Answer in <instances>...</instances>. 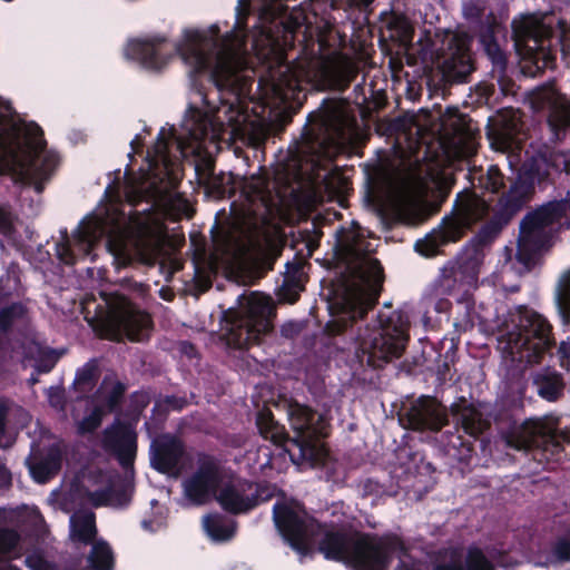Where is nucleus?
<instances>
[{
	"label": "nucleus",
	"mask_w": 570,
	"mask_h": 570,
	"mask_svg": "<svg viewBox=\"0 0 570 570\" xmlns=\"http://www.w3.org/2000/svg\"><path fill=\"white\" fill-rule=\"evenodd\" d=\"M273 520L284 540L293 549H305L311 524L303 505L296 501H277L273 507Z\"/></svg>",
	"instance_id": "a211bd4d"
},
{
	"label": "nucleus",
	"mask_w": 570,
	"mask_h": 570,
	"mask_svg": "<svg viewBox=\"0 0 570 570\" xmlns=\"http://www.w3.org/2000/svg\"><path fill=\"white\" fill-rule=\"evenodd\" d=\"M287 7L277 13L262 12L252 29L247 26L249 12L238 6L233 30L223 37L220 47L199 31L186 33L185 42L177 51L190 67L191 89L200 97L207 112L217 117L223 108L225 114L235 112L238 104L237 75L244 63L248 40L257 53L279 46L287 36H294L302 27L299 17L285 16Z\"/></svg>",
	"instance_id": "f257e3e1"
},
{
	"label": "nucleus",
	"mask_w": 570,
	"mask_h": 570,
	"mask_svg": "<svg viewBox=\"0 0 570 570\" xmlns=\"http://www.w3.org/2000/svg\"><path fill=\"white\" fill-rule=\"evenodd\" d=\"M104 412L100 407L96 406L88 415L79 422V433L87 434L94 433L102 422Z\"/></svg>",
	"instance_id": "de8ad7c7"
},
{
	"label": "nucleus",
	"mask_w": 570,
	"mask_h": 570,
	"mask_svg": "<svg viewBox=\"0 0 570 570\" xmlns=\"http://www.w3.org/2000/svg\"><path fill=\"white\" fill-rule=\"evenodd\" d=\"M384 269L377 258H366L358 268V281H346L331 305L333 318L325 325L328 336L347 332L373 309L382 292Z\"/></svg>",
	"instance_id": "20e7f679"
},
{
	"label": "nucleus",
	"mask_w": 570,
	"mask_h": 570,
	"mask_svg": "<svg viewBox=\"0 0 570 570\" xmlns=\"http://www.w3.org/2000/svg\"><path fill=\"white\" fill-rule=\"evenodd\" d=\"M27 307L21 302L11 303L0 309V332L8 334L13 324L27 315Z\"/></svg>",
	"instance_id": "c9c22d12"
},
{
	"label": "nucleus",
	"mask_w": 570,
	"mask_h": 570,
	"mask_svg": "<svg viewBox=\"0 0 570 570\" xmlns=\"http://www.w3.org/2000/svg\"><path fill=\"white\" fill-rule=\"evenodd\" d=\"M403 420L413 431L439 432L449 424V414L435 397L422 395L411 403Z\"/></svg>",
	"instance_id": "6ab92c4d"
},
{
	"label": "nucleus",
	"mask_w": 570,
	"mask_h": 570,
	"mask_svg": "<svg viewBox=\"0 0 570 570\" xmlns=\"http://www.w3.org/2000/svg\"><path fill=\"white\" fill-rule=\"evenodd\" d=\"M564 200H550L529 212L520 222L515 258L527 269L535 265L543 249L551 246L553 225L566 216Z\"/></svg>",
	"instance_id": "6e6552de"
},
{
	"label": "nucleus",
	"mask_w": 570,
	"mask_h": 570,
	"mask_svg": "<svg viewBox=\"0 0 570 570\" xmlns=\"http://www.w3.org/2000/svg\"><path fill=\"white\" fill-rule=\"evenodd\" d=\"M105 323L110 338L116 341L127 337L132 342H142L149 338L153 328L149 313L125 296H118L109 304Z\"/></svg>",
	"instance_id": "4468645a"
},
{
	"label": "nucleus",
	"mask_w": 570,
	"mask_h": 570,
	"mask_svg": "<svg viewBox=\"0 0 570 570\" xmlns=\"http://www.w3.org/2000/svg\"><path fill=\"white\" fill-rule=\"evenodd\" d=\"M548 171H542L538 161L524 166L497 204V208L512 219L533 197L535 184L543 181Z\"/></svg>",
	"instance_id": "f3484780"
},
{
	"label": "nucleus",
	"mask_w": 570,
	"mask_h": 570,
	"mask_svg": "<svg viewBox=\"0 0 570 570\" xmlns=\"http://www.w3.org/2000/svg\"><path fill=\"white\" fill-rule=\"evenodd\" d=\"M452 415L456 419L460 429L469 438H464L459 433L456 428L455 433L448 435L445 443L446 453L458 460L460 463L469 464L473 454V441L490 426L489 422L483 417V414L473 404L468 403L464 397L459 403L451 405Z\"/></svg>",
	"instance_id": "f8f14e48"
},
{
	"label": "nucleus",
	"mask_w": 570,
	"mask_h": 570,
	"mask_svg": "<svg viewBox=\"0 0 570 570\" xmlns=\"http://www.w3.org/2000/svg\"><path fill=\"white\" fill-rule=\"evenodd\" d=\"M481 45L492 63V72H497L498 78L501 79L505 75L508 67L507 53L501 49L498 41L484 42Z\"/></svg>",
	"instance_id": "4c0bfd02"
},
{
	"label": "nucleus",
	"mask_w": 570,
	"mask_h": 570,
	"mask_svg": "<svg viewBox=\"0 0 570 570\" xmlns=\"http://www.w3.org/2000/svg\"><path fill=\"white\" fill-rule=\"evenodd\" d=\"M533 385L539 396L549 402L560 399L566 386L562 374L549 367L533 376Z\"/></svg>",
	"instance_id": "bb28decb"
},
{
	"label": "nucleus",
	"mask_w": 570,
	"mask_h": 570,
	"mask_svg": "<svg viewBox=\"0 0 570 570\" xmlns=\"http://www.w3.org/2000/svg\"><path fill=\"white\" fill-rule=\"evenodd\" d=\"M529 104L535 114L546 116L550 141L563 140L570 130V99L554 83H546L529 94Z\"/></svg>",
	"instance_id": "2eb2a0df"
},
{
	"label": "nucleus",
	"mask_w": 570,
	"mask_h": 570,
	"mask_svg": "<svg viewBox=\"0 0 570 570\" xmlns=\"http://www.w3.org/2000/svg\"><path fill=\"white\" fill-rule=\"evenodd\" d=\"M305 264H307L306 261L297 254L293 261L286 263L283 284L277 291L279 301L289 304H294L298 301L306 282V275L303 271Z\"/></svg>",
	"instance_id": "393cba45"
},
{
	"label": "nucleus",
	"mask_w": 570,
	"mask_h": 570,
	"mask_svg": "<svg viewBox=\"0 0 570 570\" xmlns=\"http://www.w3.org/2000/svg\"><path fill=\"white\" fill-rule=\"evenodd\" d=\"M8 413V406L3 403H0V449H9L16 442L14 435L7 429Z\"/></svg>",
	"instance_id": "09e8293b"
},
{
	"label": "nucleus",
	"mask_w": 570,
	"mask_h": 570,
	"mask_svg": "<svg viewBox=\"0 0 570 570\" xmlns=\"http://www.w3.org/2000/svg\"><path fill=\"white\" fill-rule=\"evenodd\" d=\"M273 305L268 298L252 294L242 311L225 314L227 344L237 350H248L261 343L263 335L272 332Z\"/></svg>",
	"instance_id": "9d476101"
},
{
	"label": "nucleus",
	"mask_w": 570,
	"mask_h": 570,
	"mask_svg": "<svg viewBox=\"0 0 570 570\" xmlns=\"http://www.w3.org/2000/svg\"><path fill=\"white\" fill-rule=\"evenodd\" d=\"M138 435L128 422L117 421L104 431V448L115 455L125 470L132 468L138 448Z\"/></svg>",
	"instance_id": "412c9836"
},
{
	"label": "nucleus",
	"mask_w": 570,
	"mask_h": 570,
	"mask_svg": "<svg viewBox=\"0 0 570 570\" xmlns=\"http://www.w3.org/2000/svg\"><path fill=\"white\" fill-rule=\"evenodd\" d=\"M487 6L484 0H465L462 4L463 17L471 22H482Z\"/></svg>",
	"instance_id": "a18cd8bd"
},
{
	"label": "nucleus",
	"mask_w": 570,
	"mask_h": 570,
	"mask_svg": "<svg viewBox=\"0 0 570 570\" xmlns=\"http://www.w3.org/2000/svg\"><path fill=\"white\" fill-rule=\"evenodd\" d=\"M472 37L464 31L446 36L438 53L439 70L444 85L469 82L475 70Z\"/></svg>",
	"instance_id": "ddd939ff"
},
{
	"label": "nucleus",
	"mask_w": 570,
	"mask_h": 570,
	"mask_svg": "<svg viewBox=\"0 0 570 570\" xmlns=\"http://www.w3.org/2000/svg\"><path fill=\"white\" fill-rule=\"evenodd\" d=\"M357 76V69L351 65H344L333 69L330 72V81L333 89L343 92L354 81Z\"/></svg>",
	"instance_id": "ea45409f"
},
{
	"label": "nucleus",
	"mask_w": 570,
	"mask_h": 570,
	"mask_svg": "<svg viewBox=\"0 0 570 570\" xmlns=\"http://www.w3.org/2000/svg\"><path fill=\"white\" fill-rule=\"evenodd\" d=\"M463 570H494V566L480 548L470 547L463 561Z\"/></svg>",
	"instance_id": "79ce46f5"
},
{
	"label": "nucleus",
	"mask_w": 570,
	"mask_h": 570,
	"mask_svg": "<svg viewBox=\"0 0 570 570\" xmlns=\"http://www.w3.org/2000/svg\"><path fill=\"white\" fill-rule=\"evenodd\" d=\"M288 420L293 430L289 436L285 426L279 424L271 410L258 412L256 425L265 440H271L282 448L294 464L308 463L314 465L320 461L321 440L328 436L330 423L327 417L308 405L293 401L288 404Z\"/></svg>",
	"instance_id": "7ed1b4c3"
},
{
	"label": "nucleus",
	"mask_w": 570,
	"mask_h": 570,
	"mask_svg": "<svg viewBox=\"0 0 570 570\" xmlns=\"http://www.w3.org/2000/svg\"><path fill=\"white\" fill-rule=\"evenodd\" d=\"M151 401L150 393L147 391H136L130 395V411L137 416L141 415Z\"/></svg>",
	"instance_id": "3c124183"
},
{
	"label": "nucleus",
	"mask_w": 570,
	"mask_h": 570,
	"mask_svg": "<svg viewBox=\"0 0 570 570\" xmlns=\"http://www.w3.org/2000/svg\"><path fill=\"white\" fill-rule=\"evenodd\" d=\"M233 178L232 176H226L224 173L220 174H208L207 180H205L202 185L205 187L206 191L215 196L217 198H223L232 190Z\"/></svg>",
	"instance_id": "58836bf2"
},
{
	"label": "nucleus",
	"mask_w": 570,
	"mask_h": 570,
	"mask_svg": "<svg viewBox=\"0 0 570 570\" xmlns=\"http://www.w3.org/2000/svg\"><path fill=\"white\" fill-rule=\"evenodd\" d=\"M546 45L544 55L541 56V70L554 69L557 67V55L561 53L562 59L570 62V24L563 19L551 21L550 32Z\"/></svg>",
	"instance_id": "5701e85b"
},
{
	"label": "nucleus",
	"mask_w": 570,
	"mask_h": 570,
	"mask_svg": "<svg viewBox=\"0 0 570 570\" xmlns=\"http://www.w3.org/2000/svg\"><path fill=\"white\" fill-rule=\"evenodd\" d=\"M92 237H94V233L91 230H89L88 228H85L82 226H79L77 232H76V234H75V238L78 240V243L82 247H86V253L91 247Z\"/></svg>",
	"instance_id": "e2e57ef3"
},
{
	"label": "nucleus",
	"mask_w": 570,
	"mask_h": 570,
	"mask_svg": "<svg viewBox=\"0 0 570 570\" xmlns=\"http://www.w3.org/2000/svg\"><path fill=\"white\" fill-rule=\"evenodd\" d=\"M57 254L60 261L67 265H73L77 262V255L71 247L67 233H65L63 240L57 244Z\"/></svg>",
	"instance_id": "5fc2aeb1"
},
{
	"label": "nucleus",
	"mask_w": 570,
	"mask_h": 570,
	"mask_svg": "<svg viewBox=\"0 0 570 570\" xmlns=\"http://www.w3.org/2000/svg\"><path fill=\"white\" fill-rule=\"evenodd\" d=\"M507 443H508V445H510L517 450H522V449L529 448L532 443V440L523 438V436H515L514 434H510L507 438Z\"/></svg>",
	"instance_id": "69168bd1"
},
{
	"label": "nucleus",
	"mask_w": 570,
	"mask_h": 570,
	"mask_svg": "<svg viewBox=\"0 0 570 570\" xmlns=\"http://www.w3.org/2000/svg\"><path fill=\"white\" fill-rule=\"evenodd\" d=\"M361 489L363 497L373 495L380 498L386 492L385 485L372 478L364 480L361 484Z\"/></svg>",
	"instance_id": "13d9d810"
},
{
	"label": "nucleus",
	"mask_w": 570,
	"mask_h": 570,
	"mask_svg": "<svg viewBox=\"0 0 570 570\" xmlns=\"http://www.w3.org/2000/svg\"><path fill=\"white\" fill-rule=\"evenodd\" d=\"M482 24L479 35L480 43L498 41L497 33L502 28L501 22L493 12L487 14L485 19L480 22Z\"/></svg>",
	"instance_id": "37998d69"
},
{
	"label": "nucleus",
	"mask_w": 570,
	"mask_h": 570,
	"mask_svg": "<svg viewBox=\"0 0 570 570\" xmlns=\"http://www.w3.org/2000/svg\"><path fill=\"white\" fill-rule=\"evenodd\" d=\"M553 16L550 13H521L511 21V39L520 59L541 72V56L544 55Z\"/></svg>",
	"instance_id": "9b49d317"
},
{
	"label": "nucleus",
	"mask_w": 570,
	"mask_h": 570,
	"mask_svg": "<svg viewBox=\"0 0 570 570\" xmlns=\"http://www.w3.org/2000/svg\"><path fill=\"white\" fill-rule=\"evenodd\" d=\"M14 216L9 205H0V233L10 236L14 233Z\"/></svg>",
	"instance_id": "603ef678"
},
{
	"label": "nucleus",
	"mask_w": 570,
	"mask_h": 570,
	"mask_svg": "<svg viewBox=\"0 0 570 570\" xmlns=\"http://www.w3.org/2000/svg\"><path fill=\"white\" fill-rule=\"evenodd\" d=\"M127 386L125 383L117 381L106 395V405L110 411L118 409L125 396Z\"/></svg>",
	"instance_id": "8fccbe9b"
},
{
	"label": "nucleus",
	"mask_w": 570,
	"mask_h": 570,
	"mask_svg": "<svg viewBox=\"0 0 570 570\" xmlns=\"http://www.w3.org/2000/svg\"><path fill=\"white\" fill-rule=\"evenodd\" d=\"M204 525L208 535L218 542L229 541L237 529L236 521H226L222 515H207Z\"/></svg>",
	"instance_id": "2f4dec72"
},
{
	"label": "nucleus",
	"mask_w": 570,
	"mask_h": 570,
	"mask_svg": "<svg viewBox=\"0 0 570 570\" xmlns=\"http://www.w3.org/2000/svg\"><path fill=\"white\" fill-rule=\"evenodd\" d=\"M461 266L451 265L445 266L442 269V276H441V287L444 289V292L450 293L456 282H458V275L460 273Z\"/></svg>",
	"instance_id": "864d4df0"
},
{
	"label": "nucleus",
	"mask_w": 570,
	"mask_h": 570,
	"mask_svg": "<svg viewBox=\"0 0 570 570\" xmlns=\"http://www.w3.org/2000/svg\"><path fill=\"white\" fill-rule=\"evenodd\" d=\"M510 222L511 219L507 215L495 208L491 218L481 226L479 232L472 238L475 249L479 250L491 245L500 235L503 227Z\"/></svg>",
	"instance_id": "c756f323"
},
{
	"label": "nucleus",
	"mask_w": 570,
	"mask_h": 570,
	"mask_svg": "<svg viewBox=\"0 0 570 570\" xmlns=\"http://www.w3.org/2000/svg\"><path fill=\"white\" fill-rule=\"evenodd\" d=\"M59 165V157L53 153H46L39 160H32L21 173L23 179L33 185L37 193H42L45 181L49 180Z\"/></svg>",
	"instance_id": "a878e982"
},
{
	"label": "nucleus",
	"mask_w": 570,
	"mask_h": 570,
	"mask_svg": "<svg viewBox=\"0 0 570 570\" xmlns=\"http://www.w3.org/2000/svg\"><path fill=\"white\" fill-rule=\"evenodd\" d=\"M432 570H463V560L461 553L453 549L449 559L434 563Z\"/></svg>",
	"instance_id": "6e6d98bb"
},
{
	"label": "nucleus",
	"mask_w": 570,
	"mask_h": 570,
	"mask_svg": "<svg viewBox=\"0 0 570 570\" xmlns=\"http://www.w3.org/2000/svg\"><path fill=\"white\" fill-rule=\"evenodd\" d=\"M468 178L474 189L480 188L492 194L499 193L504 187V175L497 165H491L487 173L470 171Z\"/></svg>",
	"instance_id": "7c9ffc66"
},
{
	"label": "nucleus",
	"mask_w": 570,
	"mask_h": 570,
	"mask_svg": "<svg viewBox=\"0 0 570 570\" xmlns=\"http://www.w3.org/2000/svg\"><path fill=\"white\" fill-rule=\"evenodd\" d=\"M63 453L60 446L51 445L46 454L32 465L30 473L38 483H46L61 470Z\"/></svg>",
	"instance_id": "c85d7f7f"
},
{
	"label": "nucleus",
	"mask_w": 570,
	"mask_h": 570,
	"mask_svg": "<svg viewBox=\"0 0 570 570\" xmlns=\"http://www.w3.org/2000/svg\"><path fill=\"white\" fill-rule=\"evenodd\" d=\"M154 155L158 160H161L166 163L169 158V141L168 138L165 136V129L163 128L158 136L157 140L153 147Z\"/></svg>",
	"instance_id": "4d7b16f0"
},
{
	"label": "nucleus",
	"mask_w": 570,
	"mask_h": 570,
	"mask_svg": "<svg viewBox=\"0 0 570 570\" xmlns=\"http://www.w3.org/2000/svg\"><path fill=\"white\" fill-rule=\"evenodd\" d=\"M111 493V484H108L104 489H98L91 492L89 498L94 507H105L112 503Z\"/></svg>",
	"instance_id": "bf43d9fd"
},
{
	"label": "nucleus",
	"mask_w": 570,
	"mask_h": 570,
	"mask_svg": "<svg viewBox=\"0 0 570 570\" xmlns=\"http://www.w3.org/2000/svg\"><path fill=\"white\" fill-rule=\"evenodd\" d=\"M187 404L188 401L186 396L166 395L164 399L157 400L155 402L153 413L156 414L163 406H165V412H168L169 410L181 411L187 406Z\"/></svg>",
	"instance_id": "49530a36"
},
{
	"label": "nucleus",
	"mask_w": 570,
	"mask_h": 570,
	"mask_svg": "<svg viewBox=\"0 0 570 570\" xmlns=\"http://www.w3.org/2000/svg\"><path fill=\"white\" fill-rule=\"evenodd\" d=\"M544 443V451H550L552 456L560 459L561 452L564 450V444H570V429L566 431H549L542 435Z\"/></svg>",
	"instance_id": "a19ab883"
},
{
	"label": "nucleus",
	"mask_w": 570,
	"mask_h": 570,
	"mask_svg": "<svg viewBox=\"0 0 570 570\" xmlns=\"http://www.w3.org/2000/svg\"><path fill=\"white\" fill-rule=\"evenodd\" d=\"M558 305L561 312L562 318L567 324H570V275L567 277L559 295ZM560 352L563 357L570 360V337L566 342H561Z\"/></svg>",
	"instance_id": "e433bc0d"
},
{
	"label": "nucleus",
	"mask_w": 570,
	"mask_h": 570,
	"mask_svg": "<svg viewBox=\"0 0 570 570\" xmlns=\"http://www.w3.org/2000/svg\"><path fill=\"white\" fill-rule=\"evenodd\" d=\"M316 522L317 550L326 560L343 563L350 570H389L395 553L406 554L403 539L394 532L383 534L351 530L344 520Z\"/></svg>",
	"instance_id": "f03ea898"
},
{
	"label": "nucleus",
	"mask_w": 570,
	"mask_h": 570,
	"mask_svg": "<svg viewBox=\"0 0 570 570\" xmlns=\"http://www.w3.org/2000/svg\"><path fill=\"white\" fill-rule=\"evenodd\" d=\"M252 484L247 481L223 483L214 499L230 514H242L253 510L259 501L258 493L247 494Z\"/></svg>",
	"instance_id": "4be33fe9"
},
{
	"label": "nucleus",
	"mask_w": 570,
	"mask_h": 570,
	"mask_svg": "<svg viewBox=\"0 0 570 570\" xmlns=\"http://www.w3.org/2000/svg\"><path fill=\"white\" fill-rule=\"evenodd\" d=\"M179 351L188 358H194L198 356L197 347L189 341H181L179 343Z\"/></svg>",
	"instance_id": "338daca9"
},
{
	"label": "nucleus",
	"mask_w": 570,
	"mask_h": 570,
	"mask_svg": "<svg viewBox=\"0 0 570 570\" xmlns=\"http://www.w3.org/2000/svg\"><path fill=\"white\" fill-rule=\"evenodd\" d=\"M215 174V164L212 160L204 161L203 165L196 166V175L199 179V183L203 184L205 180H207L208 174Z\"/></svg>",
	"instance_id": "0e129e2a"
},
{
	"label": "nucleus",
	"mask_w": 570,
	"mask_h": 570,
	"mask_svg": "<svg viewBox=\"0 0 570 570\" xmlns=\"http://www.w3.org/2000/svg\"><path fill=\"white\" fill-rule=\"evenodd\" d=\"M553 556L561 562L570 561V539L560 538L556 541L553 549Z\"/></svg>",
	"instance_id": "052dcab7"
},
{
	"label": "nucleus",
	"mask_w": 570,
	"mask_h": 570,
	"mask_svg": "<svg viewBox=\"0 0 570 570\" xmlns=\"http://www.w3.org/2000/svg\"><path fill=\"white\" fill-rule=\"evenodd\" d=\"M165 38L155 37L151 39L130 40L126 48V57L139 62L149 70H160L165 60L160 55V46Z\"/></svg>",
	"instance_id": "b1692460"
},
{
	"label": "nucleus",
	"mask_w": 570,
	"mask_h": 570,
	"mask_svg": "<svg viewBox=\"0 0 570 570\" xmlns=\"http://www.w3.org/2000/svg\"><path fill=\"white\" fill-rule=\"evenodd\" d=\"M515 318L513 328L505 334L504 353L520 363H540L556 344L551 324L527 306L517 307Z\"/></svg>",
	"instance_id": "0eeeda50"
},
{
	"label": "nucleus",
	"mask_w": 570,
	"mask_h": 570,
	"mask_svg": "<svg viewBox=\"0 0 570 570\" xmlns=\"http://www.w3.org/2000/svg\"><path fill=\"white\" fill-rule=\"evenodd\" d=\"M302 81L303 71L294 65L284 63L274 80V91L284 100L294 98L302 91Z\"/></svg>",
	"instance_id": "cd10ccee"
},
{
	"label": "nucleus",
	"mask_w": 570,
	"mask_h": 570,
	"mask_svg": "<svg viewBox=\"0 0 570 570\" xmlns=\"http://www.w3.org/2000/svg\"><path fill=\"white\" fill-rule=\"evenodd\" d=\"M185 453V444L178 436L161 433L150 443V466L161 474H178L184 465Z\"/></svg>",
	"instance_id": "aec40b11"
},
{
	"label": "nucleus",
	"mask_w": 570,
	"mask_h": 570,
	"mask_svg": "<svg viewBox=\"0 0 570 570\" xmlns=\"http://www.w3.org/2000/svg\"><path fill=\"white\" fill-rule=\"evenodd\" d=\"M453 216H445L441 224L424 238L415 242V250L425 257H433L449 243L459 242L476 223L491 210V204L474 190L464 189L456 195Z\"/></svg>",
	"instance_id": "423d86ee"
},
{
	"label": "nucleus",
	"mask_w": 570,
	"mask_h": 570,
	"mask_svg": "<svg viewBox=\"0 0 570 570\" xmlns=\"http://www.w3.org/2000/svg\"><path fill=\"white\" fill-rule=\"evenodd\" d=\"M341 122L337 106L325 99L317 110L308 114L299 140L295 142L293 158L316 164L330 154L334 134Z\"/></svg>",
	"instance_id": "1a4fd4ad"
},
{
	"label": "nucleus",
	"mask_w": 570,
	"mask_h": 570,
	"mask_svg": "<svg viewBox=\"0 0 570 570\" xmlns=\"http://www.w3.org/2000/svg\"><path fill=\"white\" fill-rule=\"evenodd\" d=\"M225 478L223 462L213 454L200 452L195 471L184 481V493L191 503L204 505L216 497Z\"/></svg>",
	"instance_id": "dca6fc26"
},
{
	"label": "nucleus",
	"mask_w": 570,
	"mask_h": 570,
	"mask_svg": "<svg viewBox=\"0 0 570 570\" xmlns=\"http://www.w3.org/2000/svg\"><path fill=\"white\" fill-rule=\"evenodd\" d=\"M111 500L114 503L125 505L130 500L128 489L124 483L116 487L111 484Z\"/></svg>",
	"instance_id": "680f3d73"
},
{
	"label": "nucleus",
	"mask_w": 570,
	"mask_h": 570,
	"mask_svg": "<svg viewBox=\"0 0 570 570\" xmlns=\"http://www.w3.org/2000/svg\"><path fill=\"white\" fill-rule=\"evenodd\" d=\"M59 357L60 354L53 348L41 351L36 360L35 370L39 374H47L55 368Z\"/></svg>",
	"instance_id": "c03bdc74"
},
{
	"label": "nucleus",
	"mask_w": 570,
	"mask_h": 570,
	"mask_svg": "<svg viewBox=\"0 0 570 570\" xmlns=\"http://www.w3.org/2000/svg\"><path fill=\"white\" fill-rule=\"evenodd\" d=\"M353 95L356 104H367V97L365 95V86L357 83L353 89Z\"/></svg>",
	"instance_id": "774afa93"
},
{
	"label": "nucleus",
	"mask_w": 570,
	"mask_h": 570,
	"mask_svg": "<svg viewBox=\"0 0 570 570\" xmlns=\"http://www.w3.org/2000/svg\"><path fill=\"white\" fill-rule=\"evenodd\" d=\"M88 563L94 570H114L115 558L108 542L98 541L92 544Z\"/></svg>",
	"instance_id": "72a5a7b5"
},
{
	"label": "nucleus",
	"mask_w": 570,
	"mask_h": 570,
	"mask_svg": "<svg viewBox=\"0 0 570 570\" xmlns=\"http://www.w3.org/2000/svg\"><path fill=\"white\" fill-rule=\"evenodd\" d=\"M100 377V371L97 360L91 358L85 365L77 370L73 380V387L82 395L91 392Z\"/></svg>",
	"instance_id": "473e14b6"
},
{
	"label": "nucleus",
	"mask_w": 570,
	"mask_h": 570,
	"mask_svg": "<svg viewBox=\"0 0 570 570\" xmlns=\"http://www.w3.org/2000/svg\"><path fill=\"white\" fill-rule=\"evenodd\" d=\"M380 327L366 328L358 335L355 345V357L361 365L382 368L384 364L399 358L405 351L410 340V321L402 311H393L387 316L379 315Z\"/></svg>",
	"instance_id": "39448f33"
},
{
	"label": "nucleus",
	"mask_w": 570,
	"mask_h": 570,
	"mask_svg": "<svg viewBox=\"0 0 570 570\" xmlns=\"http://www.w3.org/2000/svg\"><path fill=\"white\" fill-rule=\"evenodd\" d=\"M97 533L95 514L89 513L77 519L71 518V535L73 540L89 544Z\"/></svg>",
	"instance_id": "f704fd0d"
}]
</instances>
